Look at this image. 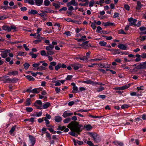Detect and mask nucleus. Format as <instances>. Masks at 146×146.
<instances>
[{
	"instance_id": "obj_1",
	"label": "nucleus",
	"mask_w": 146,
	"mask_h": 146,
	"mask_svg": "<svg viewBox=\"0 0 146 146\" xmlns=\"http://www.w3.org/2000/svg\"><path fill=\"white\" fill-rule=\"evenodd\" d=\"M88 134L90 136L93 138L95 142L98 143L100 141V137L97 133H94L93 132H89Z\"/></svg>"
},
{
	"instance_id": "obj_2",
	"label": "nucleus",
	"mask_w": 146,
	"mask_h": 146,
	"mask_svg": "<svg viewBox=\"0 0 146 146\" xmlns=\"http://www.w3.org/2000/svg\"><path fill=\"white\" fill-rule=\"evenodd\" d=\"M50 65L48 66L49 69L51 70H53L54 69L53 66H55L54 68L56 71L61 68L60 63H58L57 65L56 62H51L50 63Z\"/></svg>"
},
{
	"instance_id": "obj_3",
	"label": "nucleus",
	"mask_w": 146,
	"mask_h": 146,
	"mask_svg": "<svg viewBox=\"0 0 146 146\" xmlns=\"http://www.w3.org/2000/svg\"><path fill=\"white\" fill-rule=\"evenodd\" d=\"M136 69H146V61L140 63L139 65L133 68V70L135 71H137L135 70Z\"/></svg>"
},
{
	"instance_id": "obj_4",
	"label": "nucleus",
	"mask_w": 146,
	"mask_h": 146,
	"mask_svg": "<svg viewBox=\"0 0 146 146\" xmlns=\"http://www.w3.org/2000/svg\"><path fill=\"white\" fill-rule=\"evenodd\" d=\"M83 126L82 125L79 124L78 123H77L76 126L74 128V131L79 134L80 132L82 131V129H81V128Z\"/></svg>"
},
{
	"instance_id": "obj_5",
	"label": "nucleus",
	"mask_w": 146,
	"mask_h": 146,
	"mask_svg": "<svg viewBox=\"0 0 146 146\" xmlns=\"http://www.w3.org/2000/svg\"><path fill=\"white\" fill-rule=\"evenodd\" d=\"M29 141L31 144L30 146H34L36 143V139L31 135L29 136Z\"/></svg>"
},
{
	"instance_id": "obj_6",
	"label": "nucleus",
	"mask_w": 146,
	"mask_h": 146,
	"mask_svg": "<svg viewBox=\"0 0 146 146\" xmlns=\"http://www.w3.org/2000/svg\"><path fill=\"white\" fill-rule=\"evenodd\" d=\"M11 52V50L10 49H7L5 50L1 51V56L2 58H5L8 56L7 54Z\"/></svg>"
},
{
	"instance_id": "obj_7",
	"label": "nucleus",
	"mask_w": 146,
	"mask_h": 146,
	"mask_svg": "<svg viewBox=\"0 0 146 146\" xmlns=\"http://www.w3.org/2000/svg\"><path fill=\"white\" fill-rule=\"evenodd\" d=\"M82 82L87 84H91L93 86H96L97 84H98V82H94L90 80H87L86 81H83Z\"/></svg>"
},
{
	"instance_id": "obj_8",
	"label": "nucleus",
	"mask_w": 146,
	"mask_h": 146,
	"mask_svg": "<svg viewBox=\"0 0 146 146\" xmlns=\"http://www.w3.org/2000/svg\"><path fill=\"white\" fill-rule=\"evenodd\" d=\"M78 5V3L76 2L75 0H72L70 2H68L66 3L67 7H69L71 5H72L74 6H76Z\"/></svg>"
},
{
	"instance_id": "obj_9",
	"label": "nucleus",
	"mask_w": 146,
	"mask_h": 146,
	"mask_svg": "<svg viewBox=\"0 0 146 146\" xmlns=\"http://www.w3.org/2000/svg\"><path fill=\"white\" fill-rule=\"evenodd\" d=\"M44 8L45 9L44 10H42L41 11V12L43 13H54V11L51 9L50 8L48 7H44Z\"/></svg>"
},
{
	"instance_id": "obj_10",
	"label": "nucleus",
	"mask_w": 146,
	"mask_h": 146,
	"mask_svg": "<svg viewBox=\"0 0 146 146\" xmlns=\"http://www.w3.org/2000/svg\"><path fill=\"white\" fill-rule=\"evenodd\" d=\"M3 81V83H9L11 81V79L9 78V76H4L2 77Z\"/></svg>"
},
{
	"instance_id": "obj_11",
	"label": "nucleus",
	"mask_w": 146,
	"mask_h": 146,
	"mask_svg": "<svg viewBox=\"0 0 146 146\" xmlns=\"http://www.w3.org/2000/svg\"><path fill=\"white\" fill-rule=\"evenodd\" d=\"M72 67H73L74 69L75 70H78L79 68L82 67V65L79 64L75 63L71 64Z\"/></svg>"
},
{
	"instance_id": "obj_12",
	"label": "nucleus",
	"mask_w": 146,
	"mask_h": 146,
	"mask_svg": "<svg viewBox=\"0 0 146 146\" xmlns=\"http://www.w3.org/2000/svg\"><path fill=\"white\" fill-rule=\"evenodd\" d=\"M117 47L121 49L125 50L127 49V46L126 44H120L118 45Z\"/></svg>"
},
{
	"instance_id": "obj_13",
	"label": "nucleus",
	"mask_w": 146,
	"mask_h": 146,
	"mask_svg": "<svg viewBox=\"0 0 146 146\" xmlns=\"http://www.w3.org/2000/svg\"><path fill=\"white\" fill-rule=\"evenodd\" d=\"M102 25L104 26H115V24L113 23H111L110 22H107L106 23H103Z\"/></svg>"
},
{
	"instance_id": "obj_14",
	"label": "nucleus",
	"mask_w": 146,
	"mask_h": 146,
	"mask_svg": "<svg viewBox=\"0 0 146 146\" xmlns=\"http://www.w3.org/2000/svg\"><path fill=\"white\" fill-rule=\"evenodd\" d=\"M73 141L74 142V145L75 146H76L77 145V143L79 145H82L83 144V142L82 141H80L79 140H77L76 141L74 139H72Z\"/></svg>"
},
{
	"instance_id": "obj_15",
	"label": "nucleus",
	"mask_w": 146,
	"mask_h": 146,
	"mask_svg": "<svg viewBox=\"0 0 146 146\" xmlns=\"http://www.w3.org/2000/svg\"><path fill=\"white\" fill-rule=\"evenodd\" d=\"M113 143L116 146H123L124 145L123 143L122 142L119 141H115L113 142Z\"/></svg>"
},
{
	"instance_id": "obj_16",
	"label": "nucleus",
	"mask_w": 146,
	"mask_h": 146,
	"mask_svg": "<svg viewBox=\"0 0 146 146\" xmlns=\"http://www.w3.org/2000/svg\"><path fill=\"white\" fill-rule=\"evenodd\" d=\"M19 73L17 71H10L8 72L7 75L10 76L13 75L14 76H16Z\"/></svg>"
},
{
	"instance_id": "obj_17",
	"label": "nucleus",
	"mask_w": 146,
	"mask_h": 146,
	"mask_svg": "<svg viewBox=\"0 0 146 146\" xmlns=\"http://www.w3.org/2000/svg\"><path fill=\"white\" fill-rule=\"evenodd\" d=\"M137 5L136 7V9L137 10H139L141 9V8L143 6V4L141 3V2L138 1L137 2Z\"/></svg>"
},
{
	"instance_id": "obj_18",
	"label": "nucleus",
	"mask_w": 146,
	"mask_h": 146,
	"mask_svg": "<svg viewBox=\"0 0 146 146\" xmlns=\"http://www.w3.org/2000/svg\"><path fill=\"white\" fill-rule=\"evenodd\" d=\"M73 113H68L67 111H65L62 115L63 117L64 118H66L67 117H69L72 115Z\"/></svg>"
},
{
	"instance_id": "obj_19",
	"label": "nucleus",
	"mask_w": 146,
	"mask_h": 146,
	"mask_svg": "<svg viewBox=\"0 0 146 146\" xmlns=\"http://www.w3.org/2000/svg\"><path fill=\"white\" fill-rule=\"evenodd\" d=\"M55 121L58 123L61 122L62 120V117L60 116L57 115L54 117Z\"/></svg>"
},
{
	"instance_id": "obj_20",
	"label": "nucleus",
	"mask_w": 146,
	"mask_h": 146,
	"mask_svg": "<svg viewBox=\"0 0 146 146\" xmlns=\"http://www.w3.org/2000/svg\"><path fill=\"white\" fill-rule=\"evenodd\" d=\"M2 28L3 30H6L8 32H10L11 31L10 27L8 25H4L2 26Z\"/></svg>"
},
{
	"instance_id": "obj_21",
	"label": "nucleus",
	"mask_w": 146,
	"mask_h": 146,
	"mask_svg": "<svg viewBox=\"0 0 146 146\" xmlns=\"http://www.w3.org/2000/svg\"><path fill=\"white\" fill-rule=\"evenodd\" d=\"M35 4L37 6H40L42 4L43 0H35Z\"/></svg>"
},
{
	"instance_id": "obj_22",
	"label": "nucleus",
	"mask_w": 146,
	"mask_h": 146,
	"mask_svg": "<svg viewBox=\"0 0 146 146\" xmlns=\"http://www.w3.org/2000/svg\"><path fill=\"white\" fill-rule=\"evenodd\" d=\"M29 11L28 12L29 15H34L38 13V12L36 10L34 9L29 10Z\"/></svg>"
},
{
	"instance_id": "obj_23",
	"label": "nucleus",
	"mask_w": 146,
	"mask_h": 146,
	"mask_svg": "<svg viewBox=\"0 0 146 146\" xmlns=\"http://www.w3.org/2000/svg\"><path fill=\"white\" fill-rule=\"evenodd\" d=\"M54 46L51 44H49V45L46 46V49L47 50H52L54 48Z\"/></svg>"
},
{
	"instance_id": "obj_24",
	"label": "nucleus",
	"mask_w": 146,
	"mask_h": 146,
	"mask_svg": "<svg viewBox=\"0 0 146 146\" xmlns=\"http://www.w3.org/2000/svg\"><path fill=\"white\" fill-rule=\"evenodd\" d=\"M135 56L137 58L135 59V61L136 62H138L141 60V56L140 55L137 54L135 55Z\"/></svg>"
},
{
	"instance_id": "obj_25",
	"label": "nucleus",
	"mask_w": 146,
	"mask_h": 146,
	"mask_svg": "<svg viewBox=\"0 0 146 146\" xmlns=\"http://www.w3.org/2000/svg\"><path fill=\"white\" fill-rule=\"evenodd\" d=\"M25 78L30 81H34L35 80L33 77L30 75H27L25 76Z\"/></svg>"
},
{
	"instance_id": "obj_26",
	"label": "nucleus",
	"mask_w": 146,
	"mask_h": 146,
	"mask_svg": "<svg viewBox=\"0 0 146 146\" xmlns=\"http://www.w3.org/2000/svg\"><path fill=\"white\" fill-rule=\"evenodd\" d=\"M131 85V84H129L121 86L122 90H124L130 87Z\"/></svg>"
},
{
	"instance_id": "obj_27",
	"label": "nucleus",
	"mask_w": 146,
	"mask_h": 146,
	"mask_svg": "<svg viewBox=\"0 0 146 146\" xmlns=\"http://www.w3.org/2000/svg\"><path fill=\"white\" fill-rule=\"evenodd\" d=\"M25 106H29L31 104V99L30 98H27L25 102Z\"/></svg>"
},
{
	"instance_id": "obj_28",
	"label": "nucleus",
	"mask_w": 146,
	"mask_h": 146,
	"mask_svg": "<svg viewBox=\"0 0 146 146\" xmlns=\"http://www.w3.org/2000/svg\"><path fill=\"white\" fill-rule=\"evenodd\" d=\"M17 56H26L27 55V52H22L21 51H20L19 52L17 53Z\"/></svg>"
},
{
	"instance_id": "obj_29",
	"label": "nucleus",
	"mask_w": 146,
	"mask_h": 146,
	"mask_svg": "<svg viewBox=\"0 0 146 146\" xmlns=\"http://www.w3.org/2000/svg\"><path fill=\"white\" fill-rule=\"evenodd\" d=\"M50 105V103L46 102L43 106V108L44 109H46L48 108Z\"/></svg>"
},
{
	"instance_id": "obj_30",
	"label": "nucleus",
	"mask_w": 146,
	"mask_h": 146,
	"mask_svg": "<svg viewBox=\"0 0 146 146\" xmlns=\"http://www.w3.org/2000/svg\"><path fill=\"white\" fill-rule=\"evenodd\" d=\"M39 91L40 90L39 88H35L32 90V93L38 94L39 93Z\"/></svg>"
},
{
	"instance_id": "obj_31",
	"label": "nucleus",
	"mask_w": 146,
	"mask_h": 146,
	"mask_svg": "<svg viewBox=\"0 0 146 146\" xmlns=\"http://www.w3.org/2000/svg\"><path fill=\"white\" fill-rule=\"evenodd\" d=\"M16 127V125L13 126L11 128V129L10 131H9V133H10L11 135L15 131V129Z\"/></svg>"
},
{
	"instance_id": "obj_32",
	"label": "nucleus",
	"mask_w": 146,
	"mask_h": 146,
	"mask_svg": "<svg viewBox=\"0 0 146 146\" xmlns=\"http://www.w3.org/2000/svg\"><path fill=\"white\" fill-rule=\"evenodd\" d=\"M88 41H86L84 42H83L82 44H80V46L82 47L83 48L85 49V47H86V45H87V44L88 43Z\"/></svg>"
},
{
	"instance_id": "obj_33",
	"label": "nucleus",
	"mask_w": 146,
	"mask_h": 146,
	"mask_svg": "<svg viewBox=\"0 0 146 146\" xmlns=\"http://www.w3.org/2000/svg\"><path fill=\"white\" fill-rule=\"evenodd\" d=\"M29 54V55L31 56L32 57L34 58H35L38 56V54H34L32 52H30Z\"/></svg>"
},
{
	"instance_id": "obj_34",
	"label": "nucleus",
	"mask_w": 146,
	"mask_h": 146,
	"mask_svg": "<svg viewBox=\"0 0 146 146\" xmlns=\"http://www.w3.org/2000/svg\"><path fill=\"white\" fill-rule=\"evenodd\" d=\"M52 5L55 7L56 9H58L60 7V6L59 4L54 3H52Z\"/></svg>"
},
{
	"instance_id": "obj_35",
	"label": "nucleus",
	"mask_w": 146,
	"mask_h": 146,
	"mask_svg": "<svg viewBox=\"0 0 146 146\" xmlns=\"http://www.w3.org/2000/svg\"><path fill=\"white\" fill-rule=\"evenodd\" d=\"M84 127H85L87 131H89L92 128L91 125L90 124L86 125L84 126Z\"/></svg>"
},
{
	"instance_id": "obj_36",
	"label": "nucleus",
	"mask_w": 146,
	"mask_h": 146,
	"mask_svg": "<svg viewBox=\"0 0 146 146\" xmlns=\"http://www.w3.org/2000/svg\"><path fill=\"white\" fill-rule=\"evenodd\" d=\"M107 43L106 42L104 41H102L100 42L99 44L100 46H106Z\"/></svg>"
},
{
	"instance_id": "obj_37",
	"label": "nucleus",
	"mask_w": 146,
	"mask_h": 146,
	"mask_svg": "<svg viewBox=\"0 0 146 146\" xmlns=\"http://www.w3.org/2000/svg\"><path fill=\"white\" fill-rule=\"evenodd\" d=\"M50 3V2L48 0H45L44 1V5L46 6H48Z\"/></svg>"
},
{
	"instance_id": "obj_38",
	"label": "nucleus",
	"mask_w": 146,
	"mask_h": 146,
	"mask_svg": "<svg viewBox=\"0 0 146 146\" xmlns=\"http://www.w3.org/2000/svg\"><path fill=\"white\" fill-rule=\"evenodd\" d=\"M132 22H131L129 23V25L130 26H132L133 25H134V26H135V23L137 21V20L134 19L133 21Z\"/></svg>"
},
{
	"instance_id": "obj_39",
	"label": "nucleus",
	"mask_w": 146,
	"mask_h": 146,
	"mask_svg": "<svg viewBox=\"0 0 146 146\" xmlns=\"http://www.w3.org/2000/svg\"><path fill=\"white\" fill-rule=\"evenodd\" d=\"M129 107V105L128 104H124L122 105L121 107V108L122 109H125Z\"/></svg>"
},
{
	"instance_id": "obj_40",
	"label": "nucleus",
	"mask_w": 146,
	"mask_h": 146,
	"mask_svg": "<svg viewBox=\"0 0 146 146\" xmlns=\"http://www.w3.org/2000/svg\"><path fill=\"white\" fill-rule=\"evenodd\" d=\"M23 66L25 70H27L29 67L30 66V65L27 62H25L23 64Z\"/></svg>"
},
{
	"instance_id": "obj_41",
	"label": "nucleus",
	"mask_w": 146,
	"mask_h": 146,
	"mask_svg": "<svg viewBox=\"0 0 146 146\" xmlns=\"http://www.w3.org/2000/svg\"><path fill=\"white\" fill-rule=\"evenodd\" d=\"M119 51L120 50L119 49H115L114 52H113V54L116 55L120 54Z\"/></svg>"
},
{
	"instance_id": "obj_42",
	"label": "nucleus",
	"mask_w": 146,
	"mask_h": 146,
	"mask_svg": "<svg viewBox=\"0 0 146 146\" xmlns=\"http://www.w3.org/2000/svg\"><path fill=\"white\" fill-rule=\"evenodd\" d=\"M46 53L47 55H52L54 54V52L52 50H47Z\"/></svg>"
},
{
	"instance_id": "obj_43",
	"label": "nucleus",
	"mask_w": 146,
	"mask_h": 146,
	"mask_svg": "<svg viewBox=\"0 0 146 146\" xmlns=\"http://www.w3.org/2000/svg\"><path fill=\"white\" fill-rule=\"evenodd\" d=\"M46 69L45 68L42 66H40L37 68V70H44Z\"/></svg>"
},
{
	"instance_id": "obj_44",
	"label": "nucleus",
	"mask_w": 146,
	"mask_h": 146,
	"mask_svg": "<svg viewBox=\"0 0 146 146\" xmlns=\"http://www.w3.org/2000/svg\"><path fill=\"white\" fill-rule=\"evenodd\" d=\"M40 54L42 56H48L46 54V51L44 50H42L40 51Z\"/></svg>"
},
{
	"instance_id": "obj_45",
	"label": "nucleus",
	"mask_w": 146,
	"mask_h": 146,
	"mask_svg": "<svg viewBox=\"0 0 146 146\" xmlns=\"http://www.w3.org/2000/svg\"><path fill=\"white\" fill-rule=\"evenodd\" d=\"M45 133H46V137L48 138L49 140L51 139V137L50 133L47 131Z\"/></svg>"
},
{
	"instance_id": "obj_46",
	"label": "nucleus",
	"mask_w": 146,
	"mask_h": 146,
	"mask_svg": "<svg viewBox=\"0 0 146 146\" xmlns=\"http://www.w3.org/2000/svg\"><path fill=\"white\" fill-rule=\"evenodd\" d=\"M33 110V108L31 107H27L26 108V111L29 112H32Z\"/></svg>"
},
{
	"instance_id": "obj_47",
	"label": "nucleus",
	"mask_w": 146,
	"mask_h": 146,
	"mask_svg": "<svg viewBox=\"0 0 146 146\" xmlns=\"http://www.w3.org/2000/svg\"><path fill=\"white\" fill-rule=\"evenodd\" d=\"M72 89L73 90L75 91L74 92L75 93H78L79 90L78 89L77 87L76 86H73L72 88Z\"/></svg>"
},
{
	"instance_id": "obj_48",
	"label": "nucleus",
	"mask_w": 146,
	"mask_h": 146,
	"mask_svg": "<svg viewBox=\"0 0 146 146\" xmlns=\"http://www.w3.org/2000/svg\"><path fill=\"white\" fill-rule=\"evenodd\" d=\"M73 77V76L72 75H68L67 76V77L65 78L66 80H71Z\"/></svg>"
},
{
	"instance_id": "obj_49",
	"label": "nucleus",
	"mask_w": 146,
	"mask_h": 146,
	"mask_svg": "<svg viewBox=\"0 0 146 146\" xmlns=\"http://www.w3.org/2000/svg\"><path fill=\"white\" fill-rule=\"evenodd\" d=\"M79 58L81 60L84 61L87 60L88 58H87L86 56H84L82 57H79Z\"/></svg>"
},
{
	"instance_id": "obj_50",
	"label": "nucleus",
	"mask_w": 146,
	"mask_h": 146,
	"mask_svg": "<svg viewBox=\"0 0 146 146\" xmlns=\"http://www.w3.org/2000/svg\"><path fill=\"white\" fill-rule=\"evenodd\" d=\"M68 133L70 135L74 136V137H77V135H76L75 132L73 131H71L70 132H69Z\"/></svg>"
},
{
	"instance_id": "obj_51",
	"label": "nucleus",
	"mask_w": 146,
	"mask_h": 146,
	"mask_svg": "<svg viewBox=\"0 0 146 146\" xmlns=\"http://www.w3.org/2000/svg\"><path fill=\"white\" fill-rule=\"evenodd\" d=\"M124 7L125 9L127 11H129L130 10V7L128 5L125 4L124 5Z\"/></svg>"
},
{
	"instance_id": "obj_52",
	"label": "nucleus",
	"mask_w": 146,
	"mask_h": 146,
	"mask_svg": "<svg viewBox=\"0 0 146 146\" xmlns=\"http://www.w3.org/2000/svg\"><path fill=\"white\" fill-rule=\"evenodd\" d=\"M88 3L89 2H86L84 3H80L79 4V5L82 6H85L88 5Z\"/></svg>"
},
{
	"instance_id": "obj_53",
	"label": "nucleus",
	"mask_w": 146,
	"mask_h": 146,
	"mask_svg": "<svg viewBox=\"0 0 146 146\" xmlns=\"http://www.w3.org/2000/svg\"><path fill=\"white\" fill-rule=\"evenodd\" d=\"M70 120V117H68L64 120L63 122L64 123H68Z\"/></svg>"
},
{
	"instance_id": "obj_54",
	"label": "nucleus",
	"mask_w": 146,
	"mask_h": 146,
	"mask_svg": "<svg viewBox=\"0 0 146 146\" xmlns=\"http://www.w3.org/2000/svg\"><path fill=\"white\" fill-rule=\"evenodd\" d=\"M118 33L120 34H122L124 35L126 34V33H125L122 29L119 30L118 31Z\"/></svg>"
},
{
	"instance_id": "obj_55",
	"label": "nucleus",
	"mask_w": 146,
	"mask_h": 146,
	"mask_svg": "<svg viewBox=\"0 0 146 146\" xmlns=\"http://www.w3.org/2000/svg\"><path fill=\"white\" fill-rule=\"evenodd\" d=\"M35 104H37L41 106L42 105V103L40 100H38L36 101Z\"/></svg>"
},
{
	"instance_id": "obj_56",
	"label": "nucleus",
	"mask_w": 146,
	"mask_h": 146,
	"mask_svg": "<svg viewBox=\"0 0 146 146\" xmlns=\"http://www.w3.org/2000/svg\"><path fill=\"white\" fill-rule=\"evenodd\" d=\"M85 143H86L90 146H94V145L91 141H88L86 142H85Z\"/></svg>"
},
{
	"instance_id": "obj_57",
	"label": "nucleus",
	"mask_w": 146,
	"mask_h": 146,
	"mask_svg": "<svg viewBox=\"0 0 146 146\" xmlns=\"http://www.w3.org/2000/svg\"><path fill=\"white\" fill-rule=\"evenodd\" d=\"M102 27L100 26H98L97 28V29L96 31V32L98 33H101V31H100L102 30Z\"/></svg>"
},
{
	"instance_id": "obj_58",
	"label": "nucleus",
	"mask_w": 146,
	"mask_h": 146,
	"mask_svg": "<svg viewBox=\"0 0 146 146\" xmlns=\"http://www.w3.org/2000/svg\"><path fill=\"white\" fill-rule=\"evenodd\" d=\"M42 39H37L36 40L33 41V43L35 44H37L41 42Z\"/></svg>"
},
{
	"instance_id": "obj_59",
	"label": "nucleus",
	"mask_w": 146,
	"mask_h": 146,
	"mask_svg": "<svg viewBox=\"0 0 146 146\" xmlns=\"http://www.w3.org/2000/svg\"><path fill=\"white\" fill-rule=\"evenodd\" d=\"M95 2L94 0H91V1L89 2V6L90 7H93L94 5V3Z\"/></svg>"
},
{
	"instance_id": "obj_60",
	"label": "nucleus",
	"mask_w": 146,
	"mask_h": 146,
	"mask_svg": "<svg viewBox=\"0 0 146 146\" xmlns=\"http://www.w3.org/2000/svg\"><path fill=\"white\" fill-rule=\"evenodd\" d=\"M86 90V88L84 87H81L79 88V90L78 91V93L80 92Z\"/></svg>"
},
{
	"instance_id": "obj_61",
	"label": "nucleus",
	"mask_w": 146,
	"mask_h": 146,
	"mask_svg": "<svg viewBox=\"0 0 146 146\" xmlns=\"http://www.w3.org/2000/svg\"><path fill=\"white\" fill-rule=\"evenodd\" d=\"M119 15V13L115 12L114 13V15L113 16V18H116L118 17Z\"/></svg>"
},
{
	"instance_id": "obj_62",
	"label": "nucleus",
	"mask_w": 146,
	"mask_h": 146,
	"mask_svg": "<svg viewBox=\"0 0 146 146\" xmlns=\"http://www.w3.org/2000/svg\"><path fill=\"white\" fill-rule=\"evenodd\" d=\"M80 39L81 40V42H84L87 39L86 36L85 35L83 36Z\"/></svg>"
},
{
	"instance_id": "obj_63",
	"label": "nucleus",
	"mask_w": 146,
	"mask_h": 146,
	"mask_svg": "<svg viewBox=\"0 0 146 146\" xmlns=\"http://www.w3.org/2000/svg\"><path fill=\"white\" fill-rule=\"evenodd\" d=\"M18 79L17 78L14 77L12 79H11V81L10 82H17L18 80Z\"/></svg>"
},
{
	"instance_id": "obj_64",
	"label": "nucleus",
	"mask_w": 146,
	"mask_h": 146,
	"mask_svg": "<svg viewBox=\"0 0 146 146\" xmlns=\"http://www.w3.org/2000/svg\"><path fill=\"white\" fill-rule=\"evenodd\" d=\"M65 128V127L64 126H60L57 128V129L59 130L63 131Z\"/></svg>"
}]
</instances>
